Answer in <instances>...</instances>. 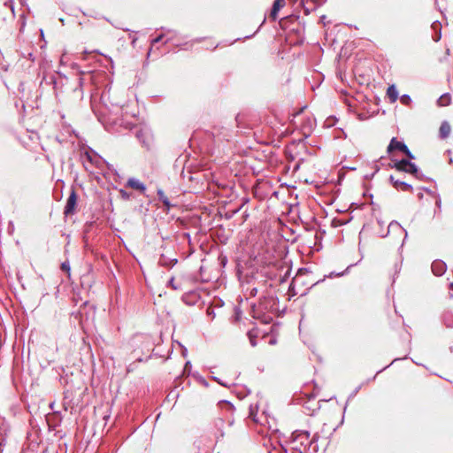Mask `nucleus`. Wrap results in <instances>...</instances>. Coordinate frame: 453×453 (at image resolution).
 Returning a JSON list of instances; mask_svg holds the SVG:
<instances>
[{
    "label": "nucleus",
    "mask_w": 453,
    "mask_h": 453,
    "mask_svg": "<svg viewBox=\"0 0 453 453\" xmlns=\"http://www.w3.org/2000/svg\"><path fill=\"white\" fill-rule=\"evenodd\" d=\"M305 108L306 105L301 107L298 111L293 109L292 111H288V117L291 119H289L288 127L285 128L284 135L287 137L289 134L296 133V137L291 140L292 143H296V142H301L310 136L313 121L311 119H305L303 116Z\"/></svg>",
    "instance_id": "1"
},
{
    "label": "nucleus",
    "mask_w": 453,
    "mask_h": 453,
    "mask_svg": "<svg viewBox=\"0 0 453 453\" xmlns=\"http://www.w3.org/2000/svg\"><path fill=\"white\" fill-rule=\"evenodd\" d=\"M318 439V434H314L310 440L308 431L295 430L288 438L285 437V453H306L308 448L312 446Z\"/></svg>",
    "instance_id": "2"
},
{
    "label": "nucleus",
    "mask_w": 453,
    "mask_h": 453,
    "mask_svg": "<svg viewBox=\"0 0 453 453\" xmlns=\"http://www.w3.org/2000/svg\"><path fill=\"white\" fill-rule=\"evenodd\" d=\"M411 159L403 158L401 160H392L393 164H389L390 168H394L396 171L403 172L411 174L418 173V165L411 161Z\"/></svg>",
    "instance_id": "3"
},
{
    "label": "nucleus",
    "mask_w": 453,
    "mask_h": 453,
    "mask_svg": "<svg viewBox=\"0 0 453 453\" xmlns=\"http://www.w3.org/2000/svg\"><path fill=\"white\" fill-rule=\"evenodd\" d=\"M395 150L403 152L409 159H415V156L409 150L408 146L403 142L397 140L396 137H393L387 148L388 153H392Z\"/></svg>",
    "instance_id": "4"
},
{
    "label": "nucleus",
    "mask_w": 453,
    "mask_h": 453,
    "mask_svg": "<svg viewBox=\"0 0 453 453\" xmlns=\"http://www.w3.org/2000/svg\"><path fill=\"white\" fill-rule=\"evenodd\" d=\"M76 204H77V195H76L75 191L73 190L66 201L64 213L65 215L73 214L75 211Z\"/></svg>",
    "instance_id": "5"
},
{
    "label": "nucleus",
    "mask_w": 453,
    "mask_h": 453,
    "mask_svg": "<svg viewBox=\"0 0 453 453\" xmlns=\"http://www.w3.org/2000/svg\"><path fill=\"white\" fill-rule=\"evenodd\" d=\"M431 269L435 276H441L447 270V265L441 259H436L432 263Z\"/></svg>",
    "instance_id": "6"
},
{
    "label": "nucleus",
    "mask_w": 453,
    "mask_h": 453,
    "mask_svg": "<svg viewBox=\"0 0 453 453\" xmlns=\"http://www.w3.org/2000/svg\"><path fill=\"white\" fill-rule=\"evenodd\" d=\"M295 159L294 156L292 154H288L287 149L285 148V162L286 161H291L293 162ZM300 167V160L294 162L293 165H287L285 163V174L289 171L292 170L293 173H296L298 171Z\"/></svg>",
    "instance_id": "7"
},
{
    "label": "nucleus",
    "mask_w": 453,
    "mask_h": 453,
    "mask_svg": "<svg viewBox=\"0 0 453 453\" xmlns=\"http://www.w3.org/2000/svg\"><path fill=\"white\" fill-rule=\"evenodd\" d=\"M390 231H393V232H395V231H403V232H404V240L408 236L407 231L396 220H392L389 223V225L388 226L387 232L385 234H380V237H382V238L387 237L389 234Z\"/></svg>",
    "instance_id": "8"
},
{
    "label": "nucleus",
    "mask_w": 453,
    "mask_h": 453,
    "mask_svg": "<svg viewBox=\"0 0 453 453\" xmlns=\"http://www.w3.org/2000/svg\"><path fill=\"white\" fill-rule=\"evenodd\" d=\"M271 444L273 448L268 451V453H283V446L281 445L280 436L277 434L271 436Z\"/></svg>",
    "instance_id": "9"
},
{
    "label": "nucleus",
    "mask_w": 453,
    "mask_h": 453,
    "mask_svg": "<svg viewBox=\"0 0 453 453\" xmlns=\"http://www.w3.org/2000/svg\"><path fill=\"white\" fill-rule=\"evenodd\" d=\"M451 131V127L447 120H443L439 129V136L441 139H446L449 137Z\"/></svg>",
    "instance_id": "10"
},
{
    "label": "nucleus",
    "mask_w": 453,
    "mask_h": 453,
    "mask_svg": "<svg viewBox=\"0 0 453 453\" xmlns=\"http://www.w3.org/2000/svg\"><path fill=\"white\" fill-rule=\"evenodd\" d=\"M280 326L279 324H274L272 326L270 335L266 336L269 338V340H268L269 344L273 345L277 342L276 336L280 334Z\"/></svg>",
    "instance_id": "11"
},
{
    "label": "nucleus",
    "mask_w": 453,
    "mask_h": 453,
    "mask_svg": "<svg viewBox=\"0 0 453 453\" xmlns=\"http://www.w3.org/2000/svg\"><path fill=\"white\" fill-rule=\"evenodd\" d=\"M129 188H132L134 189H136V190H139L141 191L142 193H144L146 188L144 186L143 183H142L139 180L137 179H134V178H130L128 180H127V184Z\"/></svg>",
    "instance_id": "12"
},
{
    "label": "nucleus",
    "mask_w": 453,
    "mask_h": 453,
    "mask_svg": "<svg viewBox=\"0 0 453 453\" xmlns=\"http://www.w3.org/2000/svg\"><path fill=\"white\" fill-rule=\"evenodd\" d=\"M387 96L391 103H395L398 98V90L395 84L389 85L387 89Z\"/></svg>",
    "instance_id": "13"
},
{
    "label": "nucleus",
    "mask_w": 453,
    "mask_h": 453,
    "mask_svg": "<svg viewBox=\"0 0 453 453\" xmlns=\"http://www.w3.org/2000/svg\"><path fill=\"white\" fill-rule=\"evenodd\" d=\"M451 104V96L449 93H444L442 94L438 99H437V104L438 106H448Z\"/></svg>",
    "instance_id": "14"
},
{
    "label": "nucleus",
    "mask_w": 453,
    "mask_h": 453,
    "mask_svg": "<svg viewBox=\"0 0 453 453\" xmlns=\"http://www.w3.org/2000/svg\"><path fill=\"white\" fill-rule=\"evenodd\" d=\"M395 188L402 191H412L413 189L412 185L399 180L398 181H395Z\"/></svg>",
    "instance_id": "15"
},
{
    "label": "nucleus",
    "mask_w": 453,
    "mask_h": 453,
    "mask_svg": "<svg viewBox=\"0 0 453 453\" xmlns=\"http://www.w3.org/2000/svg\"><path fill=\"white\" fill-rule=\"evenodd\" d=\"M259 335H260V332L257 328H253V329L249 331L248 336H249L250 344L252 346H256L257 342L255 341V338L258 337Z\"/></svg>",
    "instance_id": "16"
},
{
    "label": "nucleus",
    "mask_w": 453,
    "mask_h": 453,
    "mask_svg": "<svg viewBox=\"0 0 453 453\" xmlns=\"http://www.w3.org/2000/svg\"><path fill=\"white\" fill-rule=\"evenodd\" d=\"M282 0H275V2L273 4V9H272L270 16H269L270 19H272L273 20H274L276 19L277 13L280 9V2Z\"/></svg>",
    "instance_id": "17"
},
{
    "label": "nucleus",
    "mask_w": 453,
    "mask_h": 453,
    "mask_svg": "<svg viewBox=\"0 0 453 453\" xmlns=\"http://www.w3.org/2000/svg\"><path fill=\"white\" fill-rule=\"evenodd\" d=\"M441 25L439 21H434L433 24H432V28L434 30H437L438 29V33L435 35V36L434 37V42H439L441 38Z\"/></svg>",
    "instance_id": "18"
},
{
    "label": "nucleus",
    "mask_w": 453,
    "mask_h": 453,
    "mask_svg": "<svg viewBox=\"0 0 453 453\" xmlns=\"http://www.w3.org/2000/svg\"><path fill=\"white\" fill-rule=\"evenodd\" d=\"M296 280V278L295 277L291 283L288 286V294L289 295L288 300H290L293 296L297 295L298 293L295 290L294 282Z\"/></svg>",
    "instance_id": "19"
},
{
    "label": "nucleus",
    "mask_w": 453,
    "mask_h": 453,
    "mask_svg": "<svg viewBox=\"0 0 453 453\" xmlns=\"http://www.w3.org/2000/svg\"><path fill=\"white\" fill-rule=\"evenodd\" d=\"M157 195L159 196L160 201H162V203L165 206L169 207L170 206V202H169L168 198L165 196V193L161 189H159L157 191Z\"/></svg>",
    "instance_id": "20"
},
{
    "label": "nucleus",
    "mask_w": 453,
    "mask_h": 453,
    "mask_svg": "<svg viewBox=\"0 0 453 453\" xmlns=\"http://www.w3.org/2000/svg\"><path fill=\"white\" fill-rule=\"evenodd\" d=\"M357 265V263H356V264H350V265L346 268V270H345V271L341 272V273H334V272H332V273L328 275V277L332 278L333 276H337V277L343 276V275H345V274L348 273V271H349V269L350 267H352V266H354V265Z\"/></svg>",
    "instance_id": "21"
},
{
    "label": "nucleus",
    "mask_w": 453,
    "mask_h": 453,
    "mask_svg": "<svg viewBox=\"0 0 453 453\" xmlns=\"http://www.w3.org/2000/svg\"><path fill=\"white\" fill-rule=\"evenodd\" d=\"M400 360V358H395L388 365L383 367L382 369L379 370L377 372V373L372 377V378H369L365 383H368L370 381H372L376 379V376L377 374L380 373L381 372H383L384 370H386L387 368H388L391 365H393L395 362Z\"/></svg>",
    "instance_id": "22"
},
{
    "label": "nucleus",
    "mask_w": 453,
    "mask_h": 453,
    "mask_svg": "<svg viewBox=\"0 0 453 453\" xmlns=\"http://www.w3.org/2000/svg\"><path fill=\"white\" fill-rule=\"evenodd\" d=\"M169 285L172 287L173 289L174 290H180L182 288H181V283L180 282H176L175 281V279L174 278H172L170 280H169Z\"/></svg>",
    "instance_id": "23"
},
{
    "label": "nucleus",
    "mask_w": 453,
    "mask_h": 453,
    "mask_svg": "<svg viewBox=\"0 0 453 453\" xmlns=\"http://www.w3.org/2000/svg\"><path fill=\"white\" fill-rule=\"evenodd\" d=\"M287 207H288V214L294 213L295 211H296V213L298 212V203H296V204L290 203V204H288Z\"/></svg>",
    "instance_id": "24"
},
{
    "label": "nucleus",
    "mask_w": 453,
    "mask_h": 453,
    "mask_svg": "<svg viewBox=\"0 0 453 453\" xmlns=\"http://www.w3.org/2000/svg\"><path fill=\"white\" fill-rule=\"evenodd\" d=\"M348 222H349V220H342V219H334L332 221V225H333V226L336 227V226L346 225Z\"/></svg>",
    "instance_id": "25"
},
{
    "label": "nucleus",
    "mask_w": 453,
    "mask_h": 453,
    "mask_svg": "<svg viewBox=\"0 0 453 453\" xmlns=\"http://www.w3.org/2000/svg\"><path fill=\"white\" fill-rule=\"evenodd\" d=\"M401 102L403 104L408 105L411 103V98L409 95L404 94L401 96Z\"/></svg>",
    "instance_id": "26"
},
{
    "label": "nucleus",
    "mask_w": 453,
    "mask_h": 453,
    "mask_svg": "<svg viewBox=\"0 0 453 453\" xmlns=\"http://www.w3.org/2000/svg\"><path fill=\"white\" fill-rule=\"evenodd\" d=\"M364 383L360 384L359 386H357L354 390L353 392L349 395V398H352L354 397L357 393L358 391L362 388Z\"/></svg>",
    "instance_id": "27"
},
{
    "label": "nucleus",
    "mask_w": 453,
    "mask_h": 453,
    "mask_svg": "<svg viewBox=\"0 0 453 453\" xmlns=\"http://www.w3.org/2000/svg\"><path fill=\"white\" fill-rule=\"evenodd\" d=\"M416 179L418 180H425L426 179V176L419 171V169L418 168V173L417 174H412Z\"/></svg>",
    "instance_id": "28"
},
{
    "label": "nucleus",
    "mask_w": 453,
    "mask_h": 453,
    "mask_svg": "<svg viewBox=\"0 0 453 453\" xmlns=\"http://www.w3.org/2000/svg\"><path fill=\"white\" fill-rule=\"evenodd\" d=\"M435 205L438 209H441V197L439 195H436V201H435Z\"/></svg>",
    "instance_id": "29"
},
{
    "label": "nucleus",
    "mask_w": 453,
    "mask_h": 453,
    "mask_svg": "<svg viewBox=\"0 0 453 453\" xmlns=\"http://www.w3.org/2000/svg\"><path fill=\"white\" fill-rule=\"evenodd\" d=\"M389 181L395 187V181H398V180L395 179L394 175H390L389 176Z\"/></svg>",
    "instance_id": "30"
},
{
    "label": "nucleus",
    "mask_w": 453,
    "mask_h": 453,
    "mask_svg": "<svg viewBox=\"0 0 453 453\" xmlns=\"http://www.w3.org/2000/svg\"><path fill=\"white\" fill-rule=\"evenodd\" d=\"M61 267H62V269L64 271H67L68 272L70 270V266H69V265L67 263H63Z\"/></svg>",
    "instance_id": "31"
},
{
    "label": "nucleus",
    "mask_w": 453,
    "mask_h": 453,
    "mask_svg": "<svg viewBox=\"0 0 453 453\" xmlns=\"http://www.w3.org/2000/svg\"><path fill=\"white\" fill-rule=\"evenodd\" d=\"M422 189H423L425 192H426L427 194H429V195H434V192H433L431 189H429L428 188H425V187H424V188H422Z\"/></svg>",
    "instance_id": "32"
},
{
    "label": "nucleus",
    "mask_w": 453,
    "mask_h": 453,
    "mask_svg": "<svg viewBox=\"0 0 453 453\" xmlns=\"http://www.w3.org/2000/svg\"><path fill=\"white\" fill-rule=\"evenodd\" d=\"M287 254H288V248L285 247V261H284L285 265H287L288 264V262L287 261Z\"/></svg>",
    "instance_id": "33"
},
{
    "label": "nucleus",
    "mask_w": 453,
    "mask_h": 453,
    "mask_svg": "<svg viewBox=\"0 0 453 453\" xmlns=\"http://www.w3.org/2000/svg\"><path fill=\"white\" fill-rule=\"evenodd\" d=\"M284 227H285V231L288 229L291 233V234H294V230L292 228L288 227L286 224L284 225Z\"/></svg>",
    "instance_id": "34"
},
{
    "label": "nucleus",
    "mask_w": 453,
    "mask_h": 453,
    "mask_svg": "<svg viewBox=\"0 0 453 453\" xmlns=\"http://www.w3.org/2000/svg\"><path fill=\"white\" fill-rule=\"evenodd\" d=\"M291 270V268H289L287 272H285V274H284V277H285V280H287V278L289 276V271Z\"/></svg>",
    "instance_id": "35"
},
{
    "label": "nucleus",
    "mask_w": 453,
    "mask_h": 453,
    "mask_svg": "<svg viewBox=\"0 0 453 453\" xmlns=\"http://www.w3.org/2000/svg\"><path fill=\"white\" fill-rule=\"evenodd\" d=\"M291 19V17H290V16H285V17H284L285 23H286L288 19ZM286 29H287V27H285V30H286Z\"/></svg>",
    "instance_id": "36"
},
{
    "label": "nucleus",
    "mask_w": 453,
    "mask_h": 453,
    "mask_svg": "<svg viewBox=\"0 0 453 453\" xmlns=\"http://www.w3.org/2000/svg\"><path fill=\"white\" fill-rule=\"evenodd\" d=\"M161 37H157L153 40V43L158 42L160 41Z\"/></svg>",
    "instance_id": "37"
},
{
    "label": "nucleus",
    "mask_w": 453,
    "mask_h": 453,
    "mask_svg": "<svg viewBox=\"0 0 453 453\" xmlns=\"http://www.w3.org/2000/svg\"><path fill=\"white\" fill-rule=\"evenodd\" d=\"M88 159L91 162V163H94V160L92 158V157L90 155H88Z\"/></svg>",
    "instance_id": "38"
},
{
    "label": "nucleus",
    "mask_w": 453,
    "mask_h": 453,
    "mask_svg": "<svg viewBox=\"0 0 453 453\" xmlns=\"http://www.w3.org/2000/svg\"><path fill=\"white\" fill-rule=\"evenodd\" d=\"M377 222L380 226H382L384 222L381 219H377Z\"/></svg>",
    "instance_id": "39"
},
{
    "label": "nucleus",
    "mask_w": 453,
    "mask_h": 453,
    "mask_svg": "<svg viewBox=\"0 0 453 453\" xmlns=\"http://www.w3.org/2000/svg\"><path fill=\"white\" fill-rule=\"evenodd\" d=\"M320 19H321V21H323V22H324V21H325V19H326V16H325V15H322V16L320 17Z\"/></svg>",
    "instance_id": "40"
},
{
    "label": "nucleus",
    "mask_w": 453,
    "mask_h": 453,
    "mask_svg": "<svg viewBox=\"0 0 453 453\" xmlns=\"http://www.w3.org/2000/svg\"><path fill=\"white\" fill-rule=\"evenodd\" d=\"M449 164H453V159L450 157L449 160Z\"/></svg>",
    "instance_id": "41"
},
{
    "label": "nucleus",
    "mask_w": 453,
    "mask_h": 453,
    "mask_svg": "<svg viewBox=\"0 0 453 453\" xmlns=\"http://www.w3.org/2000/svg\"><path fill=\"white\" fill-rule=\"evenodd\" d=\"M284 241H285V242H288V241H290V239H289V238H287V237L285 236Z\"/></svg>",
    "instance_id": "42"
},
{
    "label": "nucleus",
    "mask_w": 453,
    "mask_h": 453,
    "mask_svg": "<svg viewBox=\"0 0 453 453\" xmlns=\"http://www.w3.org/2000/svg\"><path fill=\"white\" fill-rule=\"evenodd\" d=\"M123 196H127V194L124 191H121Z\"/></svg>",
    "instance_id": "43"
},
{
    "label": "nucleus",
    "mask_w": 453,
    "mask_h": 453,
    "mask_svg": "<svg viewBox=\"0 0 453 453\" xmlns=\"http://www.w3.org/2000/svg\"><path fill=\"white\" fill-rule=\"evenodd\" d=\"M98 163H99V159H96L95 164L97 165Z\"/></svg>",
    "instance_id": "44"
},
{
    "label": "nucleus",
    "mask_w": 453,
    "mask_h": 453,
    "mask_svg": "<svg viewBox=\"0 0 453 453\" xmlns=\"http://www.w3.org/2000/svg\"><path fill=\"white\" fill-rule=\"evenodd\" d=\"M303 270H304V269L303 268H299L298 272H302Z\"/></svg>",
    "instance_id": "45"
},
{
    "label": "nucleus",
    "mask_w": 453,
    "mask_h": 453,
    "mask_svg": "<svg viewBox=\"0 0 453 453\" xmlns=\"http://www.w3.org/2000/svg\"><path fill=\"white\" fill-rule=\"evenodd\" d=\"M447 326H448V327H452V325H450V324H447Z\"/></svg>",
    "instance_id": "46"
},
{
    "label": "nucleus",
    "mask_w": 453,
    "mask_h": 453,
    "mask_svg": "<svg viewBox=\"0 0 453 453\" xmlns=\"http://www.w3.org/2000/svg\"><path fill=\"white\" fill-rule=\"evenodd\" d=\"M326 0H322L323 3H325Z\"/></svg>",
    "instance_id": "47"
}]
</instances>
